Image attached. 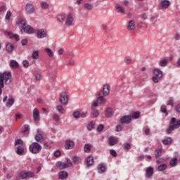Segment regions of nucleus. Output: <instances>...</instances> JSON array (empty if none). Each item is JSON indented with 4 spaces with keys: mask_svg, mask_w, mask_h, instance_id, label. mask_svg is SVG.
I'll return each instance as SVG.
<instances>
[{
    "mask_svg": "<svg viewBox=\"0 0 180 180\" xmlns=\"http://www.w3.org/2000/svg\"><path fill=\"white\" fill-rule=\"evenodd\" d=\"M180 127V120L176 121V118L172 117L171 119L168 128L166 129L167 134H171L175 129H179Z\"/></svg>",
    "mask_w": 180,
    "mask_h": 180,
    "instance_id": "1",
    "label": "nucleus"
},
{
    "mask_svg": "<svg viewBox=\"0 0 180 180\" xmlns=\"http://www.w3.org/2000/svg\"><path fill=\"white\" fill-rule=\"evenodd\" d=\"M32 154H37L41 151V145L37 142H33L29 147Z\"/></svg>",
    "mask_w": 180,
    "mask_h": 180,
    "instance_id": "2",
    "label": "nucleus"
},
{
    "mask_svg": "<svg viewBox=\"0 0 180 180\" xmlns=\"http://www.w3.org/2000/svg\"><path fill=\"white\" fill-rule=\"evenodd\" d=\"M66 162H57L56 167H58L60 169H65V168H70L72 165V162H71V160L70 158H65Z\"/></svg>",
    "mask_w": 180,
    "mask_h": 180,
    "instance_id": "3",
    "label": "nucleus"
},
{
    "mask_svg": "<svg viewBox=\"0 0 180 180\" xmlns=\"http://www.w3.org/2000/svg\"><path fill=\"white\" fill-rule=\"evenodd\" d=\"M34 172H21L17 174V179H26V178H33Z\"/></svg>",
    "mask_w": 180,
    "mask_h": 180,
    "instance_id": "4",
    "label": "nucleus"
},
{
    "mask_svg": "<svg viewBox=\"0 0 180 180\" xmlns=\"http://www.w3.org/2000/svg\"><path fill=\"white\" fill-rule=\"evenodd\" d=\"M0 77L5 82L6 85H9L12 82V80H11L12 75L9 72H4L3 74H1Z\"/></svg>",
    "mask_w": 180,
    "mask_h": 180,
    "instance_id": "5",
    "label": "nucleus"
},
{
    "mask_svg": "<svg viewBox=\"0 0 180 180\" xmlns=\"http://www.w3.org/2000/svg\"><path fill=\"white\" fill-rule=\"evenodd\" d=\"M74 20H75V15L73 13H69L65 21V26H72Z\"/></svg>",
    "mask_w": 180,
    "mask_h": 180,
    "instance_id": "6",
    "label": "nucleus"
},
{
    "mask_svg": "<svg viewBox=\"0 0 180 180\" xmlns=\"http://www.w3.org/2000/svg\"><path fill=\"white\" fill-rule=\"evenodd\" d=\"M59 102L61 105L64 106L67 105L68 103V94L67 92H62L59 96Z\"/></svg>",
    "mask_w": 180,
    "mask_h": 180,
    "instance_id": "7",
    "label": "nucleus"
},
{
    "mask_svg": "<svg viewBox=\"0 0 180 180\" xmlns=\"http://www.w3.org/2000/svg\"><path fill=\"white\" fill-rule=\"evenodd\" d=\"M20 31L22 33L25 32L27 34H33V33H34V29H33L30 25H27L26 27L20 28Z\"/></svg>",
    "mask_w": 180,
    "mask_h": 180,
    "instance_id": "8",
    "label": "nucleus"
},
{
    "mask_svg": "<svg viewBox=\"0 0 180 180\" xmlns=\"http://www.w3.org/2000/svg\"><path fill=\"white\" fill-rule=\"evenodd\" d=\"M37 39H44L47 37V31L44 29H40L37 31Z\"/></svg>",
    "mask_w": 180,
    "mask_h": 180,
    "instance_id": "9",
    "label": "nucleus"
},
{
    "mask_svg": "<svg viewBox=\"0 0 180 180\" xmlns=\"http://www.w3.org/2000/svg\"><path fill=\"white\" fill-rule=\"evenodd\" d=\"M33 119L37 123L40 122V111H39V109L37 108L33 110Z\"/></svg>",
    "mask_w": 180,
    "mask_h": 180,
    "instance_id": "10",
    "label": "nucleus"
},
{
    "mask_svg": "<svg viewBox=\"0 0 180 180\" xmlns=\"http://www.w3.org/2000/svg\"><path fill=\"white\" fill-rule=\"evenodd\" d=\"M103 94H102V91H98L96 97L97 99V102H98V103H103V102L106 101V98H105V97H103Z\"/></svg>",
    "mask_w": 180,
    "mask_h": 180,
    "instance_id": "11",
    "label": "nucleus"
},
{
    "mask_svg": "<svg viewBox=\"0 0 180 180\" xmlns=\"http://www.w3.org/2000/svg\"><path fill=\"white\" fill-rule=\"evenodd\" d=\"M170 6L171 1L168 0H163L159 4V6H160L162 9H167V8H169Z\"/></svg>",
    "mask_w": 180,
    "mask_h": 180,
    "instance_id": "12",
    "label": "nucleus"
},
{
    "mask_svg": "<svg viewBox=\"0 0 180 180\" xmlns=\"http://www.w3.org/2000/svg\"><path fill=\"white\" fill-rule=\"evenodd\" d=\"M101 91L103 96H108L109 94H110V86L109 84H105Z\"/></svg>",
    "mask_w": 180,
    "mask_h": 180,
    "instance_id": "13",
    "label": "nucleus"
},
{
    "mask_svg": "<svg viewBox=\"0 0 180 180\" xmlns=\"http://www.w3.org/2000/svg\"><path fill=\"white\" fill-rule=\"evenodd\" d=\"M25 9L27 13H30V15H32V13H34V6H33V4L30 3L27 4L25 6Z\"/></svg>",
    "mask_w": 180,
    "mask_h": 180,
    "instance_id": "14",
    "label": "nucleus"
},
{
    "mask_svg": "<svg viewBox=\"0 0 180 180\" xmlns=\"http://www.w3.org/2000/svg\"><path fill=\"white\" fill-rule=\"evenodd\" d=\"M120 123H131V116L130 115H125L122 117L120 120Z\"/></svg>",
    "mask_w": 180,
    "mask_h": 180,
    "instance_id": "15",
    "label": "nucleus"
},
{
    "mask_svg": "<svg viewBox=\"0 0 180 180\" xmlns=\"http://www.w3.org/2000/svg\"><path fill=\"white\" fill-rule=\"evenodd\" d=\"M75 146V143L71 140H67L65 141L66 150H71V148H74Z\"/></svg>",
    "mask_w": 180,
    "mask_h": 180,
    "instance_id": "16",
    "label": "nucleus"
},
{
    "mask_svg": "<svg viewBox=\"0 0 180 180\" xmlns=\"http://www.w3.org/2000/svg\"><path fill=\"white\" fill-rule=\"evenodd\" d=\"M97 169L99 174H103V172H106V166L105 164H99L97 167Z\"/></svg>",
    "mask_w": 180,
    "mask_h": 180,
    "instance_id": "17",
    "label": "nucleus"
},
{
    "mask_svg": "<svg viewBox=\"0 0 180 180\" xmlns=\"http://www.w3.org/2000/svg\"><path fill=\"white\" fill-rule=\"evenodd\" d=\"M118 141L119 140L114 136H110L108 139L109 146H110L111 147L115 146V144H117Z\"/></svg>",
    "mask_w": 180,
    "mask_h": 180,
    "instance_id": "18",
    "label": "nucleus"
},
{
    "mask_svg": "<svg viewBox=\"0 0 180 180\" xmlns=\"http://www.w3.org/2000/svg\"><path fill=\"white\" fill-rule=\"evenodd\" d=\"M86 164L87 168H89L94 164V158L92 156H88L86 158Z\"/></svg>",
    "mask_w": 180,
    "mask_h": 180,
    "instance_id": "19",
    "label": "nucleus"
},
{
    "mask_svg": "<svg viewBox=\"0 0 180 180\" xmlns=\"http://www.w3.org/2000/svg\"><path fill=\"white\" fill-rule=\"evenodd\" d=\"M153 74L158 78H162V71H161V70L160 69H158V68L153 69Z\"/></svg>",
    "mask_w": 180,
    "mask_h": 180,
    "instance_id": "20",
    "label": "nucleus"
},
{
    "mask_svg": "<svg viewBox=\"0 0 180 180\" xmlns=\"http://www.w3.org/2000/svg\"><path fill=\"white\" fill-rule=\"evenodd\" d=\"M35 140L37 143H43V134L38 131V133L35 135Z\"/></svg>",
    "mask_w": 180,
    "mask_h": 180,
    "instance_id": "21",
    "label": "nucleus"
},
{
    "mask_svg": "<svg viewBox=\"0 0 180 180\" xmlns=\"http://www.w3.org/2000/svg\"><path fill=\"white\" fill-rule=\"evenodd\" d=\"M14 103H15V99L11 97L7 100L6 106V108H12Z\"/></svg>",
    "mask_w": 180,
    "mask_h": 180,
    "instance_id": "22",
    "label": "nucleus"
},
{
    "mask_svg": "<svg viewBox=\"0 0 180 180\" xmlns=\"http://www.w3.org/2000/svg\"><path fill=\"white\" fill-rule=\"evenodd\" d=\"M99 116V111L95 110V108L91 107V117L93 118L98 117Z\"/></svg>",
    "mask_w": 180,
    "mask_h": 180,
    "instance_id": "23",
    "label": "nucleus"
},
{
    "mask_svg": "<svg viewBox=\"0 0 180 180\" xmlns=\"http://www.w3.org/2000/svg\"><path fill=\"white\" fill-rule=\"evenodd\" d=\"M136 27V22H134V20H130L128 22L127 25V29L128 30H134V29Z\"/></svg>",
    "mask_w": 180,
    "mask_h": 180,
    "instance_id": "24",
    "label": "nucleus"
},
{
    "mask_svg": "<svg viewBox=\"0 0 180 180\" xmlns=\"http://www.w3.org/2000/svg\"><path fill=\"white\" fill-rule=\"evenodd\" d=\"M146 176L150 178V176H153V174H154V168L152 167H149L146 169Z\"/></svg>",
    "mask_w": 180,
    "mask_h": 180,
    "instance_id": "25",
    "label": "nucleus"
},
{
    "mask_svg": "<svg viewBox=\"0 0 180 180\" xmlns=\"http://www.w3.org/2000/svg\"><path fill=\"white\" fill-rule=\"evenodd\" d=\"M59 178L60 179H67V178H68V172L65 171L59 172Z\"/></svg>",
    "mask_w": 180,
    "mask_h": 180,
    "instance_id": "26",
    "label": "nucleus"
},
{
    "mask_svg": "<svg viewBox=\"0 0 180 180\" xmlns=\"http://www.w3.org/2000/svg\"><path fill=\"white\" fill-rule=\"evenodd\" d=\"M105 116L106 117H112L113 116V110L110 108H108L105 110Z\"/></svg>",
    "mask_w": 180,
    "mask_h": 180,
    "instance_id": "27",
    "label": "nucleus"
},
{
    "mask_svg": "<svg viewBox=\"0 0 180 180\" xmlns=\"http://www.w3.org/2000/svg\"><path fill=\"white\" fill-rule=\"evenodd\" d=\"M10 67L11 68H19V63L15 60H11L10 62Z\"/></svg>",
    "mask_w": 180,
    "mask_h": 180,
    "instance_id": "28",
    "label": "nucleus"
},
{
    "mask_svg": "<svg viewBox=\"0 0 180 180\" xmlns=\"http://www.w3.org/2000/svg\"><path fill=\"white\" fill-rule=\"evenodd\" d=\"M115 11L120 13H124L125 12L124 9H123V7L118 4L115 5Z\"/></svg>",
    "mask_w": 180,
    "mask_h": 180,
    "instance_id": "29",
    "label": "nucleus"
},
{
    "mask_svg": "<svg viewBox=\"0 0 180 180\" xmlns=\"http://www.w3.org/2000/svg\"><path fill=\"white\" fill-rule=\"evenodd\" d=\"M162 143L163 144H165V146H168L169 144H172V138L171 137H167L165 139L162 140Z\"/></svg>",
    "mask_w": 180,
    "mask_h": 180,
    "instance_id": "30",
    "label": "nucleus"
},
{
    "mask_svg": "<svg viewBox=\"0 0 180 180\" xmlns=\"http://www.w3.org/2000/svg\"><path fill=\"white\" fill-rule=\"evenodd\" d=\"M91 148H92V145L89 143H86L84 146V153H90Z\"/></svg>",
    "mask_w": 180,
    "mask_h": 180,
    "instance_id": "31",
    "label": "nucleus"
},
{
    "mask_svg": "<svg viewBox=\"0 0 180 180\" xmlns=\"http://www.w3.org/2000/svg\"><path fill=\"white\" fill-rule=\"evenodd\" d=\"M6 51H8V53H11L12 51H13V49H15V46H13V44L8 43L6 45Z\"/></svg>",
    "mask_w": 180,
    "mask_h": 180,
    "instance_id": "32",
    "label": "nucleus"
},
{
    "mask_svg": "<svg viewBox=\"0 0 180 180\" xmlns=\"http://www.w3.org/2000/svg\"><path fill=\"white\" fill-rule=\"evenodd\" d=\"M15 153L18 155H22L23 154V153H25V149L22 146H18L17 150H15Z\"/></svg>",
    "mask_w": 180,
    "mask_h": 180,
    "instance_id": "33",
    "label": "nucleus"
},
{
    "mask_svg": "<svg viewBox=\"0 0 180 180\" xmlns=\"http://www.w3.org/2000/svg\"><path fill=\"white\" fill-rule=\"evenodd\" d=\"M159 65L160 67H167V65H168V59H163L160 60Z\"/></svg>",
    "mask_w": 180,
    "mask_h": 180,
    "instance_id": "34",
    "label": "nucleus"
},
{
    "mask_svg": "<svg viewBox=\"0 0 180 180\" xmlns=\"http://www.w3.org/2000/svg\"><path fill=\"white\" fill-rule=\"evenodd\" d=\"M45 52L49 56V57H50V58L54 57V53L53 52V51L51 49L46 48L45 49Z\"/></svg>",
    "mask_w": 180,
    "mask_h": 180,
    "instance_id": "35",
    "label": "nucleus"
},
{
    "mask_svg": "<svg viewBox=\"0 0 180 180\" xmlns=\"http://www.w3.org/2000/svg\"><path fill=\"white\" fill-rule=\"evenodd\" d=\"M19 25H20V27L21 29L22 27H26V25H27V22L26 21V20H23V19H20L18 21Z\"/></svg>",
    "mask_w": 180,
    "mask_h": 180,
    "instance_id": "36",
    "label": "nucleus"
},
{
    "mask_svg": "<svg viewBox=\"0 0 180 180\" xmlns=\"http://www.w3.org/2000/svg\"><path fill=\"white\" fill-rule=\"evenodd\" d=\"M57 110L59 112V113H61L62 115H64L65 113V110H64V107L61 105H58L56 106Z\"/></svg>",
    "mask_w": 180,
    "mask_h": 180,
    "instance_id": "37",
    "label": "nucleus"
},
{
    "mask_svg": "<svg viewBox=\"0 0 180 180\" xmlns=\"http://www.w3.org/2000/svg\"><path fill=\"white\" fill-rule=\"evenodd\" d=\"M84 6L88 11H92V9H94V4L91 3H86L84 4Z\"/></svg>",
    "mask_w": 180,
    "mask_h": 180,
    "instance_id": "38",
    "label": "nucleus"
},
{
    "mask_svg": "<svg viewBox=\"0 0 180 180\" xmlns=\"http://www.w3.org/2000/svg\"><path fill=\"white\" fill-rule=\"evenodd\" d=\"M95 122L94 121H91V122H89L88 124H87V129L89 130V131H91V130H92V129H95Z\"/></svg>",
    "mask_w": 180,
    "mask_h": 180,
    "instance_id": "39",
    "label": "nucleus"
},
{
    "mask_svg": "<svg viewBox=\"0 0 180 180\" xmlns=\"http://www.w3.org/2000/svg\"><path fill=\"white\" fill-rule=\"evenodd\" d=\"M162 154V150L161 149H156L155 150V158H160Z\"/></svg>",
    "mask_w": 180,
    "mask_h": 180,
    "instance_id": "40",
    "label": "nucleus"
},
{
    "mask_svg": "<svg viewBox=\"0 0 180 180\" xmlns=\"http://www.w3.org/2000/svg\"><path fill=\"white\" fill-rule=\"evenodd\" d=\"M131 119H139L140 117V112H135L131 113Z\"/></svg>",
    "mask_w": 180,
    "mask_h": 180,
    "instance_id": "41",
    "label": "nucleus"
},
{
    "mask_svg": "<svg viewBox=\"0 0 180 180\" xmlns=\"http://www.w3.org/2000/svg\"><path fill=\"white\" fill-rule=\"evenodd\" d=\"M168 168V166L166 164H162L158 166V171H165Z\"/></svg>",
    "mask_w": 180,
    "mask_h": 180,
    "instance_id": "42",
    "label": "nucleus"
},
{
    "mask_svg": "<svg viewBox=\"0 0 180 180\" xmlns=\"http://www.w3.org/2000/svg\"><path fill=\"white\" fill-rule=\"evenodd\" d=\"M72 117L74 119H79L81 117V112L79 111H75L72 113Z\"/></svg>",
    "mask_w": 180,
    "mask_h": 180,
    "instance_id": "43",
    "label": "nucleus"
},
{
    "mask_svg": "<svg viewBox=\"0 0 180 180\" xmlns=\"http://www.w3.org/2000/svg\"><path fill=\"white\" fill-rule=\"evenodd\" d=\"M32 58L37 60L39 58V51L34 50L32 55Z\"/></svg>",
    "mask_w": 180,
    "mask_h": 180,
    "instance_id": "44",
    "label": "nucleus"
},
{
    "mask_svg": "<svg viewBox=\"0 0 180 180\" xmlns=\"http://www.w3.org/2000/svg\"><path fill=\"white\" fill-rule=\"evenodd\" d=\"M49 3L46 2V1H42L41 3V9H49Z\"/></svg>",
    "mask_w": 180,
    "mask_h": 180,
    "instance_id": "45",
    "label": "nucleus"
},
{
    "mask_svg": "<svg viewBox=\"0 0 180 180\" xmlns=\"http://www.w3.org/2000/svg\"><path fill=\"white\" fill-rule=\"evenodd\" d=\"M72 160L75 165H78V164H79V158L77 156H73L72 158Z\"/></svg>",
    "mask_w": 180,
    "mask_h": 180,
    "instance_id": "46",
    "label": "nucleus"
},
{
    "mask_svg": "<svg viewBox=\"0 0 180 180\" xmlns=\"http://www.w3.org/2000/svg\"><path fill=\"white\" fill-rule=\"evenodd\" d=\"M178 162V159H176V158H173L171 160H170V165L171 167H175V165H176V163Z\"/></svg>",
    "mask_w": 180,
    "mask_h": 180,
    "instance_id": "47",
    "label": "nucleus"
},
{
    "mask_svg": "<svg viewBox=\"0 0 180 180\" xmlns=\"http://www.w3.org/2000/svg\"><path fill=\"white\" fill-rule=\"evenodd\" d=\"M58 22H60V23H64V22H65V15H59L58 16Z\"/></svg>",
    "mask_w": 180,
    "mask_h": 180,
    "instance_id": "48",
    "label": "nucleus"
},
{
    "mask_svg": "<svg viewBox=\"0 0 180 180\" xmlns=\"http://www.w3.org/2000/svg\"><path fill=\"white\" fill-rule=\"evenodd\" d=\"M167 105V106H172V108H174V98H172V97L169 98Z\"/></svg>",
    "mask_w": 180,
    "mask_h": 180,
    "instance_id": "49",
    "label": "nucleus"
},
{
    "mask_svg": "<svg viewBox=\"0 0 180 180\" xmlns=\"http://www.w3.org/2000/svg\"><path fill=\"white\" fill-rule=\"evenodd\" d=\"M160 110L162 113H165L166 116H168V112H167V106L165 105L161 106Z\"/></svg>",
    "mask_w": 180,
    "mask_h": 180,
    "instance_id": "50",
    "label": "nucleus"
},
{
    "mask_svg": "<svg viewBox=\"0 0 180 180\" xmlns=\"http://www.w3.org/2000/svg\"><path fill=\"white\" fill-rule=\"evenodd\" d=\"M124 61H125V64H127V65H130V64H131V58L129 56H126Z\"/></svg>",
    "mask_w": 180,
    "mask_h": 180,
    "instance_id": "51",
    "label": "nucleus"
},
{
    "mask_svg": "<svg viewBox=\"0 0 180 180\" xmlns=\"http://www.w3.org/2000/svg\"><path fill=\"white\" fill-rule=\"evenodd\" d=\"M15 146H23V141L22 139H16Z\"/></svg>",
    "mask_w": 180,
    "mask_h": 180,
    "instance_id": "52",
    "label": "nucleus"
},
{
    "mask_svg": "<svg viewBox=\"0 0 180 180\" xmlns=\"http://www.w3.org/2000/svg\"><path fill=\"white\" fill-rule=\"evenodd\" d=\"M11 16H12V12L7 11L5 17L6 20H11Z\"/></svg>",
    "mask_w": 180,
    "mask_h": 180,
    "instance_id": "53",
    "label": "nucleus"
},
{
    "mask_svg": "<svg viewBox=\"0 0 180 180\" xmlns=\"http://www.w3.org/2000/svg\"><path fill=\"white\" fill-rule=\"evenodd\" d=\"M131 147V145H130V143H124V150H126V151H129V150H130Z\"/></svg>",
    "mask_w": 180,
    "mask_h": 180,
    "instance_id": "54",
    "label": "nucleus"
},
{
    "mask_svg": "<svg viewBox=\"0 0 180 180\" xmlns=\"http://www.w3.org/2000/svg\"><path fill=\"white\" fill-rule=\"evenodd\" d=\"M22 65L24 68H29V60H25L22 61Z\"/></svg>",
    "mask_w": 180,
    "mask_h": 180,
    "instance_id": "55",
    "label": "nucleus"
},
{
    "mask_svg": "<svg viewBox=\"0 0 180 180\" xmlns=\"http://www.w3.org/2000/svg\"><path fill=\"white\" fill-rule=\"evenodd\" d=\"M53 120H54V122H59L60 121V116L58 115V114H53Z\"/></svg>",
    "mask_w": 180,
    "mask_h": 180,
    "instance_id": "56",
    "label": "nucleus"
},
{
    "mask_svg": "<svg viewBox=\"0 0 180 180\" xmlns=\"http://www.w3.org/2000/svg\"><path fill=\"white\" fill-rule=\"evenodd\" d=\"M5 34H8V36H9L11 39H13V37H15V34L12 33V32L6 31Z\"/></svg>",
    "mask_w": 180,
    "mask_h": 180,
    "instance_id": "57",
    "label": "nucleus"
},
{
    "mask_svg": "<svg viewBox=\"0 0 180 180\" xmlns=\"http://www.w3.org/2000/svg\"><path fill=\"white\" fill-rule=\"evenodd\" d=\"M110 155H112V157H115V158H116L117 155V153H116V150H115L113 149H111L110 150Z\"/></svg>",
    "mask_w": 180,
    "mask_h": 180,
    "instance_id": "58",
    "label": "nucleus"
},
{
    "mask_svg": "<svg viewBox=\"0 0 180 180\" xmlns=\"http://www.w3.org/2000/svg\"><path fill=\"white\" fill-rule=\"evenodd\" d=\"M150 22L153 23V25H155L157 23V17L152 16L150 18Z\"/></svg>",
    "mask_w": 180,
    "mask_h": 180,
    "instance_id": "59",
    "label": "nucleus"
},
{
    "mask_svg": "<svg viewBox=\"0 0 180 180\" xmlns=\"http://www.w3.org/2000/svg\"><path fill=\"white\" fill-rule=\"evenodd\" d=\"M75 64V61L74 60V59H70L68 62V65L72 66L74 65Z\"/></svg>",
    "mask_w": 180,
    "mask_h": 180,
    "instance_id": "60",
    "label": "nucleus"
},
{
    "mask_svg": "<svg viewBox=\"0 0 180 180\" xmlns=\"http://www.w3.org/2000/svg\"><path fill=\"white\" fill-rule=\"evenodd\" d=\"M53 155H54V157H56V158H58V157L61 155V152L60 150H56L54 152Z\"/></svg>",
    "mask_w": 180,
    "mask_h": 180,
    "instance_id": "61",
    "label": "nucleus"
},
{
    "mask_svg": "<svg viewBox=\"0 0 180 180\" xmlns=\"http://www.w3.org/2000/svg\"><path fill=\"white\" fill-rule=\"evenodd\" d=\"M123 127L122 125H117L115 127V131H122Z\"/></svg>",
    "mask_w": 180,
    "mask_h": 180,
    "instance_id": "62",
    "label": "nucleus"
},
{
    "mask_svg": "<svg viewBox=\"0 0 180 180\" xmlns=\"http://www.w3.org/2000/svg\"><path fill=\"white\" fill-rule=\"evenodd\" d=\"M174 39L175 40H180V34L179 33L174 34Z\"/></svg>",
    "mask_w": 180,
    "mask_h": 180,
    "instance_id": "63",
    "label": "nucleus"
},
{
    "mask_svg": "<svg viewBox=\"0 0 180 180\" xmlns=\"http://www.w3.org/2000/svg\"><path fill=\"white\" fill-rule=\"evenodd\" d=\"M176 113H180V103L176 106Z\"/></svg>",
    "mask_w": 180,
    "mask_h": 180,
    "instance_id": "64",
    "label": "nucleus"
}]
</instances>
